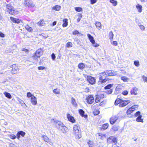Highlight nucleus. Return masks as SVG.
<instances>
[{
  "label": "nucleus",
  "instance_id": "obj_1",
  "mask_svg": "<svg viewBox=\"0 0 147 147\" xmlns=\"http://www.w3.org/2000/svg\"><path fill=\"white\" fill-rule=\"evenodd\" d=\"M80 127L78 125H74L73 127V134L77 139H79L82 137Z\"/></svg>",
  "mask_w": 147,
  "mask_h": 147
},
{
  "label": "nucleus",
  "instance_id": "obj_2",
  "mask_svg": "<svg viewBox=\"0 0 147 147\" xmlns=\"http://www.w3.org/2000/svg\"><path fill=\"white\" fill-rule=\"evenodd\" d=\"M6 10L11 14L16 15L18 13V11L15 9L10 4L6 5Z\"/></svg>",
  "mask_w": 147,
  "mask_h": 147
},
{
  "label": "nucleus",
  "instance_id": "obj_3",
  "mask_svg": "<svg viewBox=\"0 0 147 147\" xmlns=\"http://www.w3.org/2000/svg\"><path fill=\"white\" fill-rule=\"evenodd\" d=\"M107 76L106 73H105V71L103 73L100 74L99 81L98 82L99 84L106 82L107 80V79L106 78Z\"/></svg>",
  "mask_w": 147,
  "mask_h": 147
},
{
  "label": "nucleus",
  "instance_id": "obj_4",
  "mask_svg": "<svg viewBox=\"0 0 147 147\" xmlns=\"http://www.w3.org/2000/svg\"><path fill=\"white\" fill-rule=\"evenodd\" d=\"M119 117L117 116H113L110 119V122L111 124L113 125L117 122H119Z\"/></svg>",
  "mask_w": 147,
  "mask_h": 147
},
{
  "label": "nucleus",
  "instance_id": "obj_5",
  "mask_svg": "<svg viewBox=\"0 0 147 147\" xmlns=\"http://www.w3.org/2000/svg\"><path fill=\"white\" fill-rule=\"evenodd\" d=\"M86 102L89 104H92L94 102V98L93 96L90 95L88 96L86 98Z\"/></svg>",
  "mask_w": 147,
  "mask_h": 147
},
{
  "label": "nucleus",
  "instance_id": "obj_6",
  "mask_svg": "<svg viewBox=\"0 0 147 147\" xmlns=\"http://www.w3.org/2000/svg\"><path fill=\"white\" fill-rule=\"evenodd\" d=\"M87 80L89 83L91 84H94L95 83V79L94 77L91 76H88Z\"/></svg>",
  "mask_w": 147,
  "mask_h": 147
},
{
  "label": "nucleus",
  "instance_id": "obj_7",
  "mask_svg": "<svg viewBox=\"0 0 147 147\" xmlns=\"http://www.w3.org/2000/svg\"><path fill=\"white\" fill-rule=\"evenodd\" d=\"M107 142L109 143L113 142L115 144L117 143V139L113 136H111L107 140Z\"/></svg>",
  "mask_w": 147,
  "mask_h": 147
},
{
  "label": "nucleus",
  "instance_id": "obj_8",
  "mask_svg": "<svg viewBox=\"0 0 147 147\" xmlns=\"http://www.w3.org/2000/svg\"><path fill=\"white\" fill-rule=\"evenodd\" d=\"M106 75L109 76H113L117 75L116 72H114V71L111 70H106L105 71Z\"/></svg>",
  "mask_w": 147,
  "mask_h": 147
},
{
  "label": "nucleus",
  "instance_id": "obj_9",
  "mask_svg": "<svg viewBox=\"0 0 147 147\" xmlns=\"http://www.w3.org/2000/svg\"><path fill=\"white\" fill-rule=\"evenodd\" d=\"M138 107V105H135L132 106L131 108H129L127 111V113L128 114H130L135 109Z\"/></svg>",
  "mask_w": 147,
  "mask_h": 147
},
{
  "label": "nucleus",
  "instance_id": "obj_10",
  "mask_svg": "<svg viewBox=\"0 0 147 147\" xmlns=\"http://www.w3.org/2000/svg\"><path fill=\"white\" fill-rule=\"evenodd\" d=\"M130 102V101L129 100H122L121 104L119 105V107H123L129 103Z\"/></svg>",
  "mask_w": 147,
  "mask_h": 147
},
{
  "label": "nucleus",
  "instance_id": "obj_11",
  "mask_svg": "<svg viewBox=\"0 0 147 147\" xmlns=\"http://www.w3.org/2000/svg\"><path fill=\"white\" fill-rule=\"evenodd\" d=\"M12 69L11 71L13 74H16L17 73L18 71V68L17 66H16L15 64H13L12 65Z\"/></svg>",
  "mask_w": 147,
  "mask_h": 147
},
{
  "label": "nucleus",
  "instance_id": "obj_12",
  "mask_svg": "<svg viewBox=\"0 0 147 147\" xmlns=\"http://www.w3.org/2000/svg\"><path fill=\"white\" fill-rule=\"evenodd\" d=\"M25 4L26 5L28 6L34 7L35 6L33 2L31 0H26Z\"/></svg>",
  "mask_w": 147,
  "mask_h": 147
},
{
  "label": "nucleus",
  "instance_id": "obj_13",
  "mask_svg": "<svg viewBox=\"0 0 147 147\" xmlns=\"http://www.w3.org/2000/svg\"><path fill=\"white\" fill-rule=\"evenodd\" d=\"M30 102L33 105H36L37 104V98L34 96L30 99Z\"/></svg>",
  "mask_w": 147,
  "mask_h": 147
},
{
  "label": "nucleus",
  "instance_id": "obj_14",
  "mask_svg": "<svg viewBox=\"0 0 147 147\" xmlns=\"http://www.w3.org/2000/svg\"><path fill=\"white\" fill-rule=\"evenodd\" d=\"M42 138L43 140L45 141L46 142H47L51 145L52 144V143L51 142L50 139H49L47 136H42L41 137Z\"/></svg>",
  "mask_w": 147,
  "mask_h": 147
},
{
  "label": "nucleus",
  "instance_id": "obj_15",
  "mask_svg": "<svg viewBox=\"0 0 147 147\" xmlns=\"http://www.w3.org/2000/svg\"><path fill=\"white\" fill-rule=\"evenodd\" d=\"M67 116L68 120L70 121L72 123H74L75 122V120L74 117L71 115L70 114H67Z\"/></svg>",
  "mask_w": 147,
  "mask_h": 147
},
{
  "label": "nucleus",
  "instance_id": "obj_16",
  "mask_svg": "<svg viewBox=\"0 0 147 147\" xmlns=\"http://www.w3.org/2000/svg\"><path fill=\"white\" fill-rule=\"evenodd\" d=\"M64 124L63 123L60 121H58L55 125L56 127L58 129L61 128Z\"/></svg>",
  "mask_w": 147,
  "mask_h": 147
},
{
  "label": "nucleus",
  "instance_id": "obj_17",
  "mask_svg": "<svg viewBox=\"0 0 147 147\" xmlns=\"http://www.w3.org/2000/svg\"><path fill=\"white\" fill-rule=\"evenodd\" d=\"M59 129L63 133H66L68 131V128L64 125Z\"/></svg>",
  "mask_w": 147,
  "mask_h": 147
},
{
  "label": "nucleus",
  "instance_id": "obj_18",
  "mask_svg": "<svg viewBox=\"0 0 147 147\" xmlns=\"http://www.w3.org/2000/svg\"><path fill=\"white\" fill-rule=\"evenodd\" d=\"M36 56L40 57L42 54V52L41 49H38L36 51L35 53Z\"/></svg>",
  "mask_w": 147,
  "mask_h": 147
},
{
  "label": "nucleus",
  "instance_id": "obj_19",
  "mask_svg": "<svg viewBox=\"0 0 147 147\" xmlns=\"http://www.w3.org/2000/svg\"><path fill=\"white\" fill-rule=\"evenodd\" d=\"M10 18L11 20L13 22L19 24L21 22V20L18 18H15L13 17H10Z\"/></svg>",
  "mask_w": 147,
  "mask_h": 147
},
{
  "label": "nucleus",
  "instance_id": "obj_20",
  "mask_svg": "<svg viewBox=\"0 0 147 147\" xmlns=\"http://www.w3.org/2000/svg\"><path fill=\"white\" fill-rule=\"evenodd\" d=\"M138 90V88L136 87L134 88L131 91V93L132 94L137 95Z\"/></svg>",
  "mask_w": 147,
  "mask_h": 147
},
{
  "label": "nucleus",
  "instance_id": "obj_21",
  "mask_svg": "<svg viewBox=\"0 0 147 147\" xmlns=\"http://www.w3.org/2000/svg\"><path fill=\"white\" fill-rule=\"evenodd\" d=\"M87 36L88 37L89 40H90V42L92 44H95V41L94 40V38L93 36H91L90 34H87Z\"/></svg>",
  "mask_w": 147,
  "mask_h": 147
},
{
  "label": "nucleus",
  "instance_id": "obj_22",
  "mask_svg": "<svg viewBox=\"0 0 147 147\" xmlns=\"http://www.w3.org/2000/svg\"><path fill=\"white\" fill-rule=\"evenodd\" d=\"M96 136H99L100 137V138L102 140H103L104 138H105L106 137V135L105 134H103L100 133H98L96 135Z\"/></svg>",
  "mask_w": 147,
  "mask_h": 147
},
{
  "label": "nucleus",
  "instance_id": "obj_23",
  "mask_svg": "<svg viewBox=\"0 0 147 147\" xmlns=\"http://www.w3.org/2000/svg\"><path fill=\"white\" fill-rule=\"evenodd\" d=\"M79 113L83 117L86 118L87 117V115H84V112L82 109H80L79 110Z\"/></svg>",
  "mask_w": 147,
  "mask_h": 147
},
{
  "label": "nucleus",
  "instance_id": "obj_24",
  "mask_svg": "<svg viewBox=\"0 0 147 147\" xmlns=\"http://www.w3.org/2000/svg\"><path fill=\"white\" fill-rule=\"evenodd\" d=\"M61 6L58 5H56L52 7V10H56L57 11H59L61 9Z\"/></svg>",
  "mask_w": 147,
  "mask_h": 147
},
{
  "label": "nucleus",
  "instance_id": "obj_25",
  "mask_svg": "<svg viewBox=\"0 0 147 147\" xmlns=\"http://www.w3.org/2000/svg\"><path fill=\"white\" fill-rule=\"evenodd\" d=\"M71 103L75 107H77L78 105L75 99L73 98H71Z\"/></svg>",
  "mask_w": 147,
  "mask_h": 147
},
{
  "label": "nucleus",
  "instance_id": "obj_26",
  "mask_svg": "<svg viewBox=\"0 0 147 147\" xmlns=\"http://www.w3.org/2000/svg\"><path fill=\"white\" fill-rule=\"evenodd\" d=\"M68 20L66 18L63 20V24H62V26L63 27H66L68 25Z\"/></svg>",
  "mask_w": 147,
  "mask_h": 147
},
{
  "label": "nucleus",
  "instance_id": "obj_27",
  "mask_svg": "<svg viewBox=\"0 0 147 147\" xmlns=\"http://www.w3.org/2000/svg\"><path fill=\"white\" fill-rule=\"evenodd\" d=\"M109 126V124L108 123H106L103 124L101 127L100 128L102 130H104L106 129Z\"/></svg>",
  "mask_w": 147,
  "mask_h": 147
},
{
  "label": "nucleus",
  "instance_id": "obj_28",
  "mask_svg": "<svg viewBox=\"0 0 147 147\" xmlns=\"http://www.w3.org/2000/svg\"><path fill=\"white\" fill-rule=\"evenodd\" d=\"M136 7L138 10V11L139 12H141L142 11V6L139 4H137Z\"/></svg>",
  "mask_w": 147,
  "mask_h": 147
},
{
  "label": "nucleus",
  "instance_id": "obj_29",
  "mask_svg": "<svg viewBox=\"0 0 147 147\" xmlns=\"http://www.w3.org/2000/svg\"><path fill=\"white\" fill-rule=\"evenodd\" d=\"M95 25L99 30H100L101 28V24L99 22H96L95 23Z\"/></svg>",
  "mask_w": 147,
  "mask_h": 147
},
{
  "label": "nucleus",
  "instance_id": "obj_30",
  "mask_svg": "<svg viewBox=\"0 0 147 147\" xmlns=\"http://www.w3.org/2000/svg\"><path fill=\"white\" fill-rule=\"evenodd\" d=\"M142 117V115H140L136 119V121L138 122H141L142 123H143V119L141 118Z\"/></svg>",
  "mask_w": 147,
  "mask_h": 147
},
{
  "label": "nucleus",
  "instance_id": "obj_31",
  "mask_svg": "<svg viewBox=\"0 0 147 147\" xmlns=\"http://www.w3.org/2000/svg\"><path fill=\"white\" fill-rule=\"evenodd\" d=\"M40 26H44L45 24L44 20H41L37 23Z\"/></svg>",
  "mask_w": 147,
  "mask_h": 147
},
{
  "label": "nucleus",
  "instance_id": "obj_32",
  "mask_svg": "<svg viewBox=\"0 0 147 147\" xmlns=\"http://www.w3.org/2000/svg\"><path fill=\"white\" fill-rule=\"evenodd\" d=\"M121 79L124 82H128L129 79L126 76H122L121 78Z\"/></svg>",
  "mask_w": 147,
  "mask_h": 147
},
{
  "label": "nucleus",
  "instance_id": "obj_33",
  "mask_svg": "<svg viewBox=\"0 0 147 147\" xmlns=\"http://www.w3.org/2000/svg\"><path fill=\"white\" fill-rule=\"evenodd\" d=\"M110 2L114 6H116L117 4V1L115 0H110Z\"/></svg>",
  "mask_w": 147,
  "mask_h": 147
},
{
  "label": "nucleus",
  "instance_id": "obj_34",
  "mask_svg": "<svg viewBox=\"0 0 147 147\" xmlns=\"http://www.w3.org/2000/svg\"><path fill=\"white\" fill-rule=\"evenodd\" d=\"M53 92L54 93L56 94H60V90L59 89H55L53 90Z\"/></svg>",
  "mask_w": 147,
  "mask_h": 147
},
{
  "label": "nucleus",
  "instance_id": "obj_35",
  "mask_svg": "<svg viewBox=\"0 0 147 147\" xmlns=\"http://www.w3.org/2000/svg\"><path fill=\"white\" fill-rule=\"evenodd\" d=\"M121 100L122 99H117L115 102V105H117L119 104V105L121 104Z\"/></svg>",
  "mask_w": 147,
  "mask_h": 147
},
{
  "label": "nucleus",
  "instance_id": "obj_36",
  "mask_svg": "<svg viewBox=\"0 0 147 147\" xmlns=\"http://www.w3.org/2000/svg\"><path fill=\"white\" fill-rule=\"evenodd\" d=\"M78 67L79 69H82L85 67V65L83 63H80L78 65Z\"/></svg>",
  "mask_w": 147,
  "mask_h": 147
},
{
  "label": "nucleus",
  "instance_id": "obj_37",
  "mask_svg": "<svg viewBox=\"0 0 147 147\" xmlns=\"http://www.w3.org/2000/svg\"><path fill=\"white\" fill-rule=\"evenodd\" d=\"M100 97L98 95H96V99L95 101L96 103H98L100 101Z\"/></svg>",
  "mask_w": 147,
  "mask_h": 147
},
{
  "label": "nucleus",
  "instance_id": "obj_38",
  "mask_svg": "<svg viewBox=\"0 0 147 147\" xmlns=\"http://www.w3.org/2000/svg\"><path fill=\"white\" fill-rule=\"evenodd\" d=\"M25 28L29 32H31L32 30V28L29 26L28 25H26L25 27Z\"/></svg>",
  "mask_w": 147,
  "mask_h": 147
},
{
  "label": "nucleus",
  "instance_id": "obj_39",
  "mask_svg": "<svg viewBox=\"0 0 147 147\" xmlns=\"http://www.w3.org/2000/svg\"><path fill=\"white\" fill-rule=\"evenodd\" d=\"M113 86V84H109L105 86L104 88L105 89H110Z\"/></svg>",
  "mask_w": 147,
  "mask_h": 147
},
{
  "label": "nucleus",
  "instance_id": "obj_40",
  "mask_svg": "<svg viewBox=\"0 0 147 147\" xmlns=\"http://www.w3.org/2000/svg\"><path fill=\"white\" fill-rule=\"evenodd\" d=\"M5 96L9 98L10 99L11 98V94L9 93L5 92L4 93Z\"/></svg>",
  "mask_w": 147,
  "mask_h": 147
},
{
  "label": "nucleus",
  "instance_id": "obj_41",
  "mask_svg": "<svg viewBox=\"0 0 147 147\" xmlns=\"http://www.w3.org/2000/svg\"><path fill=\"white\" fill-rule=\"evenodd\" d=\"M113 34L112 31H111L109 34V38L110 39H112L113 37Z\"/></svg>",
  "mask_w": 147,
  "mask_h": 147
},
{
  "label": "nucleus",
  "instance_id": "obj_42",
  "mask_svg": "<svg viewBox=\"0 0 147 147\" xmlns=\"http://www.w3.org/2000/svg\"><path fill=\"white\" fill-rule=\"evenodd\" d=\"M112 129L114 131H118L119 129V126H114L112 127Z\"/></svg>",
  "mask_w": 147,
  "mask_h": 147
},
{
  "label": "nucleus",
  "instance_id": "obj_43",
  "mask_svg": "<svg viewBox=\"0 0 147 147\" xmlns=\"http://www.w3.org/2000/svg\"><path fill=\"white\" fill-rule=\"evenodd\" d=\"M138 25L140 27V29L142 31H144L145 29V27L143 25L138 24Z\"/></svg>",
  "mask_w": 147,
  "mask_h": 147
},
{
  "label": "nucleus",
  "instance_id": "obj_44",
  "mask_svg": "<svg viewBox=\"0 0 147 147\" xmlns=\"http://www.w3.org/2000/svg\"><path fill=\"white\" fill-rule=\"evenodd\" d=\"M58 121V120H57L56 119H52L51 120V123H53L54 125L55 126L56 124H57V121Z\"/></svg>",
  "mask_w": 147,
  "mask_h": 147
},
{
  "label": "nucleus",
  "instance_id": "obj_45",
  "mask_svg": "<svg viewBox=\"0 0 147 147\" xmlns=\"http://www.w3.org/2000/svg\"><path fill=\"white\" fill-rule=\"evenodd\" d=\"M75 10L78 12L82 11V9L80 7H75Z\"/></svg>",
  "mask_w": 147,
  "mask_h": 147
},
{
  "label": "nucleus",
  "instance_id": "obj_46",
  "mask_svg": "<svg viewBox=\"0 0 147 147\" xmlns=\"http://www.w3.org/2000/svg\"><path fill=\"white\" fill-rule=\"evenodd\" d=\"M88 144L89 145V147H93V143L92 142V141H90L88 142Z\"/></svg>",
  "mask_w": 147,
  "mask_h": 147
},
{
  "label": "nucleus",
  "instance_id": "obj_47",
  "mask_svg": "<svg viewBox=\"0 0 147 147\" xmlns=\"http://www.w3.org/2000/svg\"><path fill=\"white\" fill-rule=\"evenodd\" d=\"M19 134L20 135H21L22 137H24L25 134V133L22 131H20L18 132Z\"/></svg>",
  "mask_w": 147,
  "mask_h": 147
},
{
  "label": "nucleus",
  "instance_id": "obj_48",
  "mask_svg": "<svg viewBox=\"0 0 147 147\" xmlns=\"http://www.w3.org/2000/svg\"><path fill=\"white\" fill-rule=\"evenodd\" d=\"M9 137L13 139H14L16 138V136L13 134L9 135Z\"/></svg>",
  "mask_w": 147,
  "mask_h": 147
},
{
  "label": "nucleus",
  "instance_id": "obj_49",
  "mask_svg": "<svg viewBox=\"0 0 147 147\" xmlns=\"http://www.w3.org/2000/svg\"><path fill=\"white\" fill-rule=\"evenodd\" d=\"M27 97L28 98L31 97V98L32 97V96H34V95L32 94L30 92H28L27 94Z\"/></svg>",
  "mask_w": 147,
  "mask_h": 147
},
{
  "label": "nucleus",
  "instance_id": "obj_50",
  "mask_svg": "<svg viewBox=\"0 0 147 147\" xmlns=\"http://www.w3.org/2000/svg\"><path fill=\"white\" fill-rule=\"evenodd\" d=\"M72 44L71 42H68L66 44V47L68 48L71 47L72 46Z\"/></svg>",
  "mask_w": 147,
  "mask_h": 147
},
{
  "label": "nucleus",
  "instance_id": "obj_51",
  "mask_svg": "<svg viewBox=\"0 0 147 147\" xmlns=\"http://www.w3.org/2000/svg\"><path fill=\"white\" fill-rule=\"evenodd\" d=\"M134 64L137 67H139L140 66V63L138 61H134Z\"/></svg>",
  "mask_w": 147,
  "mask_h": 147
},
{
  "label": "nucleus",
  "instance_id": "obj_52",
  "mask_svg": "<svg viewBox=\"0 0 147 147\" xmlns=\"http://www.w3.org/2000/svg\"><path fill=\"white\" fill-rule=\"evenodd\" d=\"M113 92V90L111 89L109 90H107L105 92L107 94H110L112 93Z\"/></svg>",
  "mask_w": 147,
  "mask_h": 147
},
{
  "label": "nucleus",
  "instance_id": "obj_53",
  "mask_svg": "<svg viewBox=\"0 0 147 147\" xmlns=\"http://www.w3.org/2000/svg\"><path fill=\"white\" fill-rule=\"evenodd\" d=\"M128 93V92L126 90H124L123 91L122 94L124 95H127Z\"/></svg>",
  "mask_w": 147,
  "mask_h": 147
},
{
  "label": "nucleus",
  "instance_id": "obj_54",
  "mask_svg": "<svg viewBox=\"0 0 147 147\" xmlns=\"http://www.w3.org/2000/svg\"><path fill=\"white\" fill-rule=\"evenodd\" d=\"M73 34L76 35L78 34H79V32L77 30H75L73 32Z\"/></svg>",
  "mask_w": 147,
  "mask_h": 147
},
{
  "label": "nucleus",
  "instance_id": "obj_55",
  "mask_svg": "<svg viewBox=\"0 0 147 147\" xmlns=\"http://www.w3.org/2000/svg\"><path fill=\"white\" fill-rule=\"evenodd\" d=\"M140 115H140V111L137 112L135 115V116L136 117H138Z\"/></svg>",
  "mask_w": 147,
  "mask_h": 147
},
{
  "label": "nucleus",
  "instance_id": "obj_56",
  "mask_svg": "<svg viewBox=\"0 0 147 147\" xmlns=\"http://www.w3.org/2000/svg\"><path fill=\"white\" fill-rule=\"evenodd\" d=\"M80 17H79L77 20V22H79L80 21V20L82 18V15L81 14H80Z\"/></svg>",
  "mask_w": 147,
  "mask_h": 147
},
{
  "label": "nucleus",
  "instance_id": "obj_57",
  "mask_svg": "<svg viewBox=\"0 0 147 147\" xmlns=\"http://www.w3.org/2000/svg\"><path fill=\"white\" fill-rule=\"evenodd\" d=\"M51 57H52V59L53 60H54L55 59L56 57H55V54L54 53H53L51 55Z\"/></svg>",
  "mask_w": 147,
  "mask_h": 147
},
{
  "label": "nucleus",
  "instance_id": "obj_58",
  "mask_svg": "<svg viewBox=\"0 0 147 147\" xmlns=\"http://www.w3.org/2000/svg\"><path fill=\"white\" fill-rule=\"evenodd\" d=\"M18 100L20 103L22 104H25L24 102L22 100L20 99H18Z\"/></svg>",
  "mask_w": 147,
  "mask_h": 147
},
{
  "label": "nucleus",
  "instance_id": "obj_59",
  "mask_svg": "<svg viewBox=\"0 0 147 147\" xmlns=\"http://www.w3.org/2000/svg\"><path fill=\"white\" fill-rule=\"evenodd\" d=\"M143 79L145 82H147V77L145 76H143Z\"/></svg>",
  "mask_w": 147,
  "mask_h": 147
},
{
  "label": "nucleus",
  "instance_id": "obj_60",
  "mask_svg": "<svg viewBox=\"0 0 147 147\" xmlns=\"http://www.w3.org/2000/svg\"><path fill=\"white\" fill-rule=\"evenodd\" d=\"M112 44L113 45L117 46L118 44V43L116 41H114L112 43Z\"/></svg>",
  "mask_w": 147,
  "mask_h": 147
},
{
  "label": "nucleus",
  "instance_id": "obj_61",
  "mask_svg": "<svg viewBox=\"0 0 147 147\" xmlns=\"http://www.w3.org/2000/svg\"><path fill=\"white\" fill-rule=\"evenodd\" d=\"M38 58H39V57H37V56H36L35 54L34 55L32 56V58L35 60H37Z\"/></svg>",
  "mask_w": 147,
  "mask_h": 147
},
{
  "label": "nucleus",
  "instance_id": "obj_62",
  "mask_svg": "<svg viewBox=\"0 0 147 147\" xmlns=\"http://www.w3.org/2000/svg\"><path fill=\"white\" fill-rule=\"evenodd\" d=\"M45 67L42 66H40L38 67V69L39 70H42L45 69Z\"/></svg>",
  "mask_w": 147,
  "mask_h": 147
},
{
  "label": "nucleus",
  "instance_id": "obj_63",
  "mask_svg": "<svg viewBox=\"0 0 147 147\" xmlns=\"http://www.w3.org/2000/svg\"><path fill=\"white\" fill-rule=\"evenodd\" d=\"M91 3L92 4H93L95 3L97 1V0H90Z\"/></svg>",
  "mask_w": 147,
  "mask_h": 147
},
{
  "label": "nucleus",
  "instance_id": "obj_64",
  "mask_svg": "<svg viewBox=\"0 0 147 147\" xmlns=\"http://www.w3.org/2000/svg\"><path fill=\"white\" fill-rule=\"evenodd\" d=\"M0 36L1 37H4L5 36L4 34L2 33L1 32H0Z\"/></svg>",
  "mask_w": 147,
  "mask_h": 147
}]
</instances>
